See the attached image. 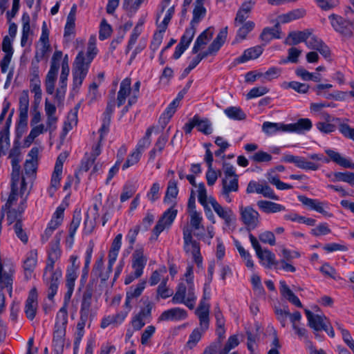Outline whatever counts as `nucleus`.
<instances>
[{"label": "nucleus", "instance_id": "obj_1", "mask_svg": "<svg viewBox=\"0 0 354 354\" xmlns=\"http://www.w3.org/2000/svg\"><path fill=\"white\" fill-rule=\"evenodd\" d=\"M61 255L60 249L56 245L51 247L50 252L48 253V262L45 268L44 274V280L48 286V299L53 300L56 295L59 283V279L62 277L61 270H56L53 271L54 264Z\"/></svg>", "mask_w": 354, "mask_h": 354}, {"label": "nucleus", "instance_id": "obj_2", "mask_svg": "<svg viewBox=\"0 0 354 354\" xmlns=\"http://www.w3.org/2000/svg\"><path fill=\"white\" fill-rule=\"evenodd\" d=\"M89 62H86L84 51L78 53L73 64V90L79 88L86 77L89 68Z\"/></svg>", "mask_w": 354, "mask_h": 354}, {"label": "nucleus", "instance_id": "obj_3", "mask_svg": "<svg viewBox=\"0 0 354 354\" xmlns=\"http://www.w3.org/2000/svg\"><path fill=\"white\" fill-rule=\"evenodd\" d=\"M177 213L178 210L171 207L162 214L153 229V234L155 236L154 239L156 240L165 229L169 228L171 225L176 217ZM152 239H153V236L151 237Z\"/></svg>", "mask_w": 354, "mask_h": 354}, {"label": "nucleus", "instance_id": "obj_4", "mask_svg": "<svg viewBox=\"0 0 354 354\" xmlns=\"http://www.w3.org/2000/svg\"><path fill=\"white\" fill-rule=\"evenodd\" d=\"M328 18L335 31L347 37L353 35V23L335 14L330 15Z\"/></svg>", "mask_w": 354, "mask_h": 354}, {"label": "nucleus", "instance_id": "obj_5", "mask_svg": "<svg viewBox=\"0 0 354 354\" xmlns=\"http://www.w3.org/2000/svg\"><path fill=\"white\" fill-rule=\"evenodd\" d=\"M147 257L144 254L142 247L137 248L132 254V268L136 271V277H141L147 264Z\"/></svg>", "mask_w": 354, "mask_h": 354}, {"label": "nucleus", "instance_id": "obj_6", "mask_svg": "<svg viewBox=\"0 0 354 354\" xmlns=\"http://www.w3.org/2000/svg\"><path fill=\"white\" fill-rule=\"evenodd\" d=\"M282 161L294 163L297 167L306 170L316 171L319 167V165L317 163L308 161L304 157L293 156L291 154H286L283 156Z\"/></svg>", "mask_w": 354, "mask_h": 354}, {"label": "nucleus", "instance_id": "obj_7", "mask_svg": "<svg viewBox=\"0 0 354 354\" xmlns=\"http://www.w3.org/2000/svg\"><path fill=\"white\" fill-rule=\"evenodd\" d=\"M37 297L38 295L36 288H32L29 292L24 308V312L26 317L30 320H32L37 314L38 307Z\"/></svg>", "mask_w": 354, "mask_h": 354}, {"label": "nucleus", "instance_id": "obj_8", "mask_svg": "<svg viewBox=\"0 0 354 354\" xmlns=\"http://www.w3.org/2000/svg\"><path fill=\"white\" fill-rule=\"evenodd\" d=\"M305 313L308 322V326L316 332L324 330L328 332V326L324 322L326 317L323 315H314L310 310L305 309Z\"/></svg>", "mask_w": 354, "mask_h": 354}, {"label": "nucleus", "instance_id": "obj_9", "mask_svg": "<svg viewBox=\"0 0 354 354\" xmlns=\"http://www.w3.org/2000/svg\"><path fill=\"white\" fill-rule=\"evenodd\" d=\"M209 304L205 300L201 299L199 306L196 310V314L198 315L200 326L202 331H205L208 329L209 325Z\"/></svg>", "mask_w": 354, "mask_h": 354}, {"label": "nucleus", "instance_id": "obj_10", "mask_svg": "<svg viewBox=\"0 0 354 354\" xmlns=\"http://www.w3.org/2000/svg\"><path fill=\"white\" fill-rule=\"evenodd\" d=\"M15 270L10 269L6 271L3 269V265H0V289L6 288L11 297L12 296L13 274Z\"/></svg>", "mask_w": 354, "mask_h": 354}, {"label": "nucleus", "instance_id": "obj_11", "mask_svg": "<svg viewBox=\"0 0 354 354\" xmlns=\"http://www.w3.org/2000/svg\"><path fill=\"white\" fill-rule=\"evenodd\" d=\"M241 220L247 226L254 228L258 223L259 213L250 207H241Z\"/></svg>", "mask_w": 354, "mask_h": 354}, {"label": "nucleus", "instance_id": "obj_12", "mask_svg": "<svg viewBox=\"0 0 354 354\" xmlns=\"http://www.w3.org/2000/svg\"><path fill=\"white\" fill-rule=\"evenodd\" d=\"M311 31L309 29L303 31L290 32L284 41V44L289 46H295L301 42H305L310 37Z\"/></svg>", "mask_w": 354, "mask_h": 354}, {"label": "nucleus", "instance_id": "obj_13", "mask_svg": "<svg viewBox=\"0 0 354 354\" xmlns=\"http://www.w3.org/2000/svg\"><path fill=\"white\" fill-rule=\"evenodd\" d=\"M187 317V311L183 308H174L164 311L159 317L160 321L182 320Z\"/></svg>", "mask_w": 354, "mask_h": 354}, {"label": "nucleus", "instance_id": "obj_14", "mask_svg": "<svg viewBox=\"0 0 354 354\" xmlns=\"http://www.w3.org/2000/svg\"><path fill=\"white\" fill-rule=\"evenodd\" d=\"M325 152L330 158V159L325 158L324 160L326 162H329L330 160H331L344 168L354 169V163L351 162L349 160L342 157L339 153L331 149H326Z\"/></svg>", "mask_w": 354, "mask_h": 354}, {"label": "nucleus", "instance_id": "obj_15", "mask_svg": "<svg viewBox=\"0 0 354 354\" xmlns=\"http://www.w3.org/2000/svg\"><path fill=\"white\" fill-rule=\"evenodd\" d=\"M263 48L261 46H257L245 50L243 55L235 59L236 64L244 63L248 60L257 58L263 53Z\"/></svg>", "mask_w": 354, "mask_h": 354}, {"label": "nucleus", "instance_id": "obj_16", "mask_svg": "<svg viewBox=\"0 0 354 354\" xmlns=\"http://www.w3.org/2000/svg\"><path fill=\"white\" fill-rule=\"evenodd\" d=\"M66 334V329L63 327L55 328L53 333V346L54 351L56 354H59L63 352L64 346V336Z\"/></svg>", "mask_w": 354, "mask_h": 354}, {"label": "nucleus", "instance_id": "obj_17", "mask_svg": "<svg viewBox=\"0 0 354 354\" xmlns=\"http://www.w3.org/2000/svg\"><path fill=\"white\" fill-rule=\"evenodd\" d=\"M183 240L185 243L184 249L187 252H189L187 247L191 244L192 248V253L198 254V252H200V245L196 241L193 240L192 230L187 226L183 228Z\"/></svg>", "mask_w": 354, "mask_h": 354}, {"label": "nucleus", "instance_id": "obj_18", "mask_svg": "<svg viewBox=\"0 0 354 354\" xmlns=\"http://www.w3.org/2000/svg\"><path fill=\"white\" fill-rule=\"evenodd\" d=\"M131 82V79L129 77L124 79L121 82L117 97V104L118 107L121 106L125 102L127 97L130 94Z\"/></svg>", "mask_w": 354, "mask_h": 354}, {"label": "nucleus", "instance_id": "obj_19", "mask_svg": "<svg viewBox=\"0 0 354 354\" xmlns=\"http://www.w3.org/2000/svg\"><path fill=\"white\" fill-rule=\"evenodd\" d=\"M180 102L174 99L167 106L164 113L159 118V123L162 128L164 129L169 122L170 119L175 113L177 107L179 106Z\"/></svg>", "mask_w": 354, "mask_h": 354}, {"label": "nucleus", "instance_id": "obj_20", "mask_svg": "<svg viewBox=\"0 0 354 354\" xmlns=\"http://www.w3.org/2000/svg\"><path fill=\"white\" fill-rule=\"evenodd\" d=\"M37 253L36 250H31L24 262V269L25 271V279L28 280L31 273L33 272L37 264Z\"/></svg>", "mask_w": 354, "mask_h": 354}, {"label": "nucleus", "instance_id": "obj_21", "mask_svg": "<svg viewBox=\"0 0 354 354\" xmlns=\"http://www.w3.org/2000/svg\"><path fill=\"white\" fill-rule=\"evenodd\" d=\"M280 292L281 295L286 298L289 302L298 308H302V304L299 298L290 289L285 281L280 282Z\"/></svg>", "mask_w": 354, "mask_h": 354}, {"label": "nucleus", "instance_id": "obj_22", "mask_svg": "<svg viewBox=\"0 0 354 354\" xmlns=\"http://www.w3.org/2000/svg\"><path fill=\"white\" fill-rule=\"evenodd\" d=\"M312 122L310 119L301 118L295 123L288 124V132L301 133L305 131H309L312 128Z\"/></svg>", "mask_w": 354, "mask_h": 354}, {"label": "nucleus", "instance_id": "obj_23", "mask_svg": "<svg viewBox=\"0 0 354 354\" xmlns=\"http://www.w3.org/2000/svg\"><path fill=\"white\" fill-rule=\"evenodd\" d=\"M212 34L213 33L210 31L209 28L202 32L195 41L194 45L192 48V53H198L201 48L206 45L207 41L212 38Z\"/></svg>", "mask_w": 354, "mask_h": 354}, {"label": "nucleus", "instance_id": "obj_24", "mask_svg": "<svg viewBox=\"0 0 354 354\" xmlns=\"http://www.w3.org/2000/svg\"><path fill=\"white\" fill-rule=\"evenodd\" d=\"M241 26L237 30L236 37L233 44L239 43V41L246 39L248 34L251 32L254 28V23L252 21H248Z\"/></svg>", "mask_w": 354, "mask_h": 354}, {"label": "nucleus", "instance_id": "obj_25", "mask_svg": "<svg viewBox=\"0 0 354 354\" xmlns=\"http://www.w3.org/2000/svg\"><path fill=\"white\" fill-rule=\"evenodd\" d=\"M62 173V171H60L59 166H57V169H54L51 176L50 186L48 190L51 197L53 196L55 192L59 186Z\"/></svg>", "mask_w": 354, "mask_h": 354}, {"label": "nucleus", "instance_id": "obj_26", "mask_svg": "<svg viewBox=\"0 0 354 354\" xmlns=\"http://www.w3.org/2000/svg\"><path fill=\"white\" fill-rule=\"evenodd\" d=\"M224 113L229 118L234 120H243L246 118V114L237 106L228 107L224 110Z\"/></svg>", "mask_w": 354, "mask_h": 354}, {"label": "nucleus", "instance_id": "obj_27", "mask_svg": "<svg viewBox=\"0 0 354 354\" xmlns=\"http://www.w3.org/2000/svg\"><path fill=\"white\" fill-rule=\"evenodd\" d=\"M93 292V283L90 281L83 294L80 309L90 310Z\"/></svg>", "mask_w": 354, "mask_h": 354}, {"label": "nucleus", "instance_id": "obj_28", "mask_svg": "<svg viewBox=\"0 0 354 354\" xmlns=\"http://www.w3.org/2000/svg\"><path fill=\"white\" fill-rule=\"evenodd\" d=\"M153 127H149L145 133L144 137H142L138 142L136 151L141 154L142 151L145 149L147 148L151 144V136L152 133Z\"/></svg>", "mask_w": 354, "mask_h": 354}, {"label": "nucleus", "instance_id": "obj_29", "mask_svg": "<svg viewBox=\"0 0 354 354\" xmlns=\"http://www.w3.org/2000/svg\"><path fill=\"white\" fill-rule=\"evenodd\" d=\"M68 322V313H67V306L66 304L59 309L57 317H56V322L55 328H62L66 329V326Z\"/></svg>", "mask_w": 354, "mask_h": 354}, {"label": "nucleus", "instance_id": "obj_30", "mask_svg": "<svg viewBox=\"0 0 354 354\" xmlns=\"http://www.w3.org/2000/svg\"><path fill=\"white\" fill-rule=\"evenodd\" d=\"M196 128L198 131L205 135H209L212 133V124L207 118L201 119L197 115Z\"/></svg>", "mask_w": 354, "mask_h": 354}, {"label": "nucleus", "instance_id": "obj_31", "mask_svg": "<svg viewBox=\"0 0 354 354\" xmlns=\"http://www.w3.org/2000/svg\"><path fill=\"white\" fill-rule=\"evenodd\" d=\"M218 216L225 221L227 225H230L232 221L233 213L230 209H224L220 204L214 208Z\"/></svg>", "mask_w": 354, "mask_h": 354}, {"label": "nucleus", "instance_id": "obj_32", "mask_svg": "<svg viewBox=\"0 0 354 354\" xmlns=\"http://www.w3.org/2000/svg\"><path fill=\"white\" fill-rule=\"evenodd\" d=\"M206 12V8L204 6H194L193 18L190 21V25L196 27L197 24L205 17Z\"/></svg>", "mask_w": 354, "mask_h": 354}, {"label": "nucleus", "instance_id": "obj_33", "mask_svg": "<svg viewBox=\"0 0 354 354\" xmlns=\"http://www.w3.org/2000/svg\"><path fill=\"white\" fill-rule=\"evenodd\" d=\"M278 132H288V124L267 122V135H273Z\"/></svg>", "mask_w": 354, "mask_h": 354}, {"label": "nucleus", "instance_id": "obj_34", "mask_svg": "<svg viewBox=\"0 0 354 354\" xmlns=\"http://www.w3.org/2000/svg\"><path fill=\"white\" fill-rule=\"evenodd\" d=\"M95 160L90 158L87 153L85 154L84 159L81 162V165L77 171L75 172V178L77 183L80 182L79 175L82 172H86L88 171L90 167L94 164Z\"/></svg>", "mask_w": 354, "mask_h": 354}, {"label": "nucleus", "instance_id": "obj_35", "mask_svg": "<svg viewBox=\"0 0 354 354\" xmlns=\"http://www.w3.org/2000/svg\"><path fill=\"white\" fill-rule=\"evenodd\" d=\"M196 31V27L194 26H192V25L189 24V27L185 29V33L181 37L179 43L189 47L195 35Z\"/></svg>", "mask_w": 354, "mask_h": 354}, {"label": "nucleus", "instance_id": "obj_36", "mask_svg": "<svg viewBox=\"0 0 354 354\" xmlns=\"http://www.w3.org/2000/svg\"><path fill=\"white\" fill-rule=\"evenodd\" d=\"M81 213L80 211H75L73 216L72 221L71 222L70 226H69V237L73 240V238L75 236L76 230L80 226V222H81Z\"/></svg>", "mask_w": 354, "mask_h": 354}, {"label": "nucleus", "instance_id": "obj_37", "mask_svg": "<svg viewBox=\"0 0 354 354\" xmlns=\"http://www.w3.org/2000/svg\"><path fill=\"white\" fill-rule=\"evenodd\" d=\"M187 292V287L184 283H180L178 285L176 292L171 301L174 304H180L184 302Z\"/></svg>", "mask_w": 354, "mask_h": 354}, {"label": "nucleus", "instance_id": "obj_38", "mask_svg": "<svg viewBox=\"0 0 354 354\" xmlns=\"http://www.w3.org/2000/svg\"><path fill=\"white\" fill-rule=\"evenodd\" d=\"M178 194L177 182L174 179H171L168 183L164 202L167 203L170 198H176Z\"/></svg>", "mask_w": 354, "mask_h": 354}, {"label": "nucleus", "instance_id": "obj_39", "mask_svg": "<svg viewBox=\"0 0 354 354\" xmlns=\"http://www.w3.org/2000/svg\"><path fill=\"white\" fill-rule=\"evenodd\" d=\"M167 279H163L160 284L158 286L156 297L157 299H158L159 297L167 299L173 295V290L167 287Z\"/></svg>", "mask_w": 354, "mask_h": 354}, {"label": "nucleus", "instance_id": "obj_40", "mask_svg": "<svg viewBox=\"0 0 354 354\" xmlns=\"http://www.w3.org/2000/svg\"><path fill=\"white\" fill-rule=\"evenodd\" d=\"M19 113H28L29 108V95L28 91L24 90L19 97Z\"/></svg>", "mask_w": 354, "mask_h": 354}, {"label": "nucleus", "instance_id": "obj_41", "mask_svg": "<svg viewBox=\"0 0 354 354\" xmlns=\"http://www.w3.org/2000/svg\"><path fill=\"white\" fill-rule=\"evenodd\" d=\"M239 344V341L236 335L230 336L225 343L223 349L220 350L218 354H228L230 351L236 347Z\"/></svg>", "mask_w": 354, "mask_h": 354}, {"label": "nucleus", "instance_id": "obj_42", "mask_svg": "<svg viewBox=\"0 0 354 354\" xmlns=\"http://www.w3.org/2000/svg\"><path fill=\"white\" fill-rule=\"evenodd\" d=\"M142 24H138L133 28V32L131 35L130 39L128 42V45L126 48V54L129 53L131 49L133 48V46L136 44L139 35L141 33L140 26Z\"/></svg>", "mask_w": 354, "mask_h": 354}, {"label": "nucleus", "instance_id": "obj_43", "mask_svg": "<svg viewBox=\"0 0 354 354\" xmlns=\"http://www.w3.org/2000/svg\"><path fill=\"white\" fill-rule=\"evenodd\" d=\"M204 332L205 331H202L201 327L200 328H195L189 335V340L187 342V346L189 348L194 347L201 339L202 333Z\"/></svg>", "mask_w": 354, "mask_h": 354}, {"label": "nucleus", "instance_id": "obj_44", "mask_svg": "<svg viewBox=\"0 0 354 354\" xmlns=\"http://www.w3.org/2000/svg\"><path fill=\"white\" fill-rule=\"evenodd\" d=\"M111 32V26L107 23L105 19H102L100 26L99 39L100 40H104L110 37Z\"/></svg>", "mask_w": 354, "mask_h": 354}, {"label": "nucleus", "instance_id": "obj_45", "mask_svg": "<svg viewBox=\"0 0 354 354\" xmlns=\"http://www.w3.org/2000/svg\"><path fill=\"white\" fill-rule=\"evenodd\" d=\"M251 283L254 293L258 296L263 295L264 288L261 284V280L259 275L254 274L251 277Z\"/></svg>", "mask_w": 354, "mask_h": 354}, {"label": "nucleus", "instance_id": "obj_46", "mask_svg": "<svg viewBox=\"0 0 354 354\" xmlns=\"http://www.w3.org/2000/svg\"><path fill=\"white\" fill-rule=\"evenodd\" d=\"M235 245L241 255V257L246 261L245 265L248 268H252L254 264L251 259L250 253L246 251L238 241H235Z\"/></svg>", "mask_w": 354, "mask_h": 354}, {"label": "nucleus", "instance_id": "obj_47", "mask_svg": "<svg viewBox=\"0 0 354 354\" xmlns=\"http://www.w3.org/2000/svg\"><path fill=\"white\" fill-rule=\"evenodd\" d=\"M246 192L248 194L255 192L257 194H263L264 196H266V187L258 183L257 182L250 181L248 185Z\"/></svg>", "mask_w": 354, "mask_h": 354}, {"label": "nucleus", "instance_id": "obj_48", "mask_svg": "<svg viewBox=\"0 0 354 354\" xmlns=\"http://www.w3.org/2000/svg\"><path fill=\"white\" fill-rule=\"evenodd\" d=\"M7 214V220L9 224H12V223H17L18 221H22V213L19 210L13 208L6 209L5 211Z\"/></svg>", "mask_w": 354, "mask_h": 354}, {"label": "nucleus", "instance_id": "obj_49", "mask_svg": "<svg viewBox=\"0 0 354 354\" xmlns=\"http://www.w3.org/2000/svg\"><path fill=\"white\" fill-rule=\"evenodd\" d=\"M147 283L146 280H143L138 283L136 288L130 287L129 290L127 291V295L129 297L136 298L138 297L142 292Z\"/></svg>", "mask_w": 354, "mask_h": 354}, {"label": "nucleus", "instance_id": "obj_50", "mask_svg": "<svg viewBox=\"0 0 354 354\" xmlns=\"http://www.w3.org/2000/svg\"><path fill=\"white\" fill-rule=\"evenodd\" d=\"M274 24V26L270 28H267V37L269 36L270 39H280L281 38V28L279 21H272Z\"/></svg>", "mask_w": 354, "mask_h": 354}, {"label": "nucleus", "instance_id": "obj_51", "mask_svg": "<svg viewBox=\"0 0 354 354\" xmlns=\"http://www.w3.org/2000/svg\"><path fill=\"white\" fill-rule=\"evenodd\" d=\"M268 178L269 182L271 184L275 185L278 189H280V190L290 189L293 187L291 185H289V184H287V183H283L282 181H281L277 176H273L271 175V174H268Z\"/></svg>", "mask_w": 354, "mask_h": 354}, {"label": "nucleus", "instance_id": "obj_52", "mask_svg": "<svg viewBox=\"0 0 354 354\" xmlns=\"http://www.w3.org/2000/svg\"><path fill=\"white\" fill-rule=\"evenodd\" d=\"M249 238L251 242V244L253 248L256 251L257 256L262 262V264L264 265V257H263V251L261 249V245L257 238L252 234H249Z\"/></svg>", "mask_w": 354, "mask_h": 354}, {"label": "nucleus", "instance_id": "obj_53", "mask_svg": "<svg viewBox=\"0 0 354 354\" xmlns=\"http://www.w3.org/2000/svg\"><path fill=\"white\" fill-rule=\"evenodd\" d=\"M222 188L230 192H237L239 189L238 178L235 177L230 180L226 178H223Z\"/></svg>", "mask_w": 354, "mask_h": 354}, {"label": "nucleus", "instance_id": "obj_54", "mask_svg": "<svg viewBox=\"0 0 354 354\" xmlns=\"http://www.w3.org/2000/svg\"><path fill=\"white\" fill-rule=\"evenodd\" d=\"M140 230V225H137L133 228L130 229L128 232V234L126 236V239L128 240L129 243V249L133 250V245L136 241V237Z\"/></svg>", "mask_w": 354, "mask_h": 354}, {"label": "nucleus", "instance_id": "obj_55", "mask_svg": "<svg viewBox=\"0 0 354 354\" xmlns=\"http://www.w3.org/2000/svg\"><path fill=\"white\" fill-rule=\"evenodd\" d=\"M190 214V225L194 230H198L200 228H204L203 225H201V222L203 220L202 216L200 213L197 211H194Z\"/></svg>", "mask_w": 354, "mask_h": 354}, {"label": "nucleus", "instance_id": "obj_56", "mask_svg": "<svg viewBox=\"0 0 354 354\" xmlns=\"http://www.w3.org/2000/svg\"><path fill=\"white\" fill-rule=\"evenodd\" d=\"M198 202L203 206L204 209H207V207L208 206L207 195V190H206L204 183H202L198 185Z\"/></svg>", "mask_w": 354, "mask_h": 354}, {"label": "nucleus", "instance_id": "obj_57", "mask_svg": "<svg viewBox=\"0 0 354 354\" xmlns=\"http://www.w3.org/2000/svg\"><path fill=\"white\" fill-rule=\"evenodd\" d=\"M339 132L346 138L354 141V129L346 123H339L338 126Z\"/></svg>", "mask_w": 354, "mask_h": 354}, {"label": "nucleus", "instance_id": "obj_58", "mask_svg": "<svg viewBox=\"0 0 354 354\" xmlns=\"http://www.w3.org/2000/svg\"><path fill=\"white\" fill-rule=\"evenodd\" d=\"M14 230L17 237L24 243L28 242V236L23 230V225L21 221H18L14 225Z\"/></svg>", "mask_w": 354, "mask_h": 354}, {"label": "nucleus", "instance_id": "obj_59", "mask_svg": "<svg viewBox=\"0 0 354 354\" xmlns=\"http://www.w3.org/2000/svg\"><path fill=\"white\" fill-rule=\"evenodd\" d=\"M331 230L326 223H320L315 228L311 230V234L315 236L326 235L330 233Z\"/></svg>", "mask_w": 354, "mask_h": 354}, {"label": "nucleus", "instance_id": "obj_60", "mask_svg": "<svg viewBox=\"0 0 354 354\" xmlns=\"http://www.w3.org/2000/svg\"><path fill=\"white\" fill-rule=\"evenodd\" d=\"M301 50H299L298 48H297L295 47H291L288 50V57H287V59L285 61V62H290L295 63V64L297 63L299 61L298 58L301 55Z\"/></svg>", "mask_w": 354, "mask_h": 354}, {"label": "nucleus", "instance_id": "obj_61", "mask_svg": "<svg viewBox=\"0 0 354 354\" xmlns=\"http://www.w3.org/2000/svg\"><path fill=\"white\" fill-rule=\"evenodd\" d=\"M174 13V6L169 8L167 10V14L162 21V22L159 25L160 32H164L167 28V26L170 22L171 19Z\"/></svg>", "mask_w": 354, "mask_h": 354}, {"label": "nucleus", "instance_id": "obj_62", "mask_svg": "<svg viewBox=\"0 0 354 354\" xmlns=\"http://www.w3.org/2000/svg\"><path fill=\"white\" fill-rule=\"evenodd\" d=\"M280 264L281 261L276 260L274 254L267 250V268L277 270Z\"/></svg>", "mask_w": 354, "mask_h": 354}, {"label": "nucleus", "instance_id": "obj_63", "mask_svg": "<svg viewBox=\"0 0 354 354\" xmlns=\"http://www.w3.org/2000/svg\"><path fill=\"white\" fill-rule=\"evenodd\" d=\"M324 41L317 36L311 34L310 37L306 41V45L310 49L317 50Z\"/></svg>", "mask_w": 354, "mask_h": 354}, {"label": "nucleus", "instance_id": "obj_64", "mask_svg": "<svg viewBox=\"0 0 354 354\" xmlns=\"http://www.w3.org/2000/svg\"><path fill=\"white\" fill-rule=\"evenodd\" d=\"M140 158V154L135 151L131 154H130L126 160V162L122 165V169L124 170L129 167L130 166H132L135 164H136Z\"/></svg>", "mask_w": 354, "mask_h": 354}]
</instances>
